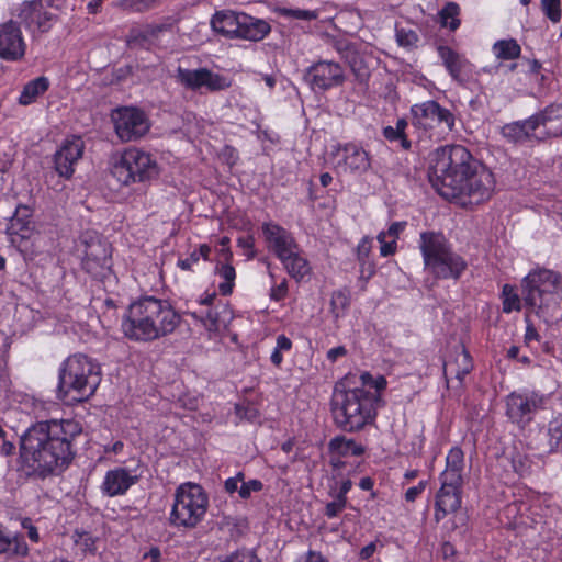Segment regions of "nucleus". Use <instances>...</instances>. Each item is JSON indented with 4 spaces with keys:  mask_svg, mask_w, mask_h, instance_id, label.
Listing matches in <instances>:
<instances>
[{
    "mask_svg": "<svg viewBox=\"0 0 562 562\" xmlns=\"http://www.w3.org/2000/svg\"><path fill=\"white\" fill-rule=\"evenodd\" d=\"M428 178L442 198L464 207L490 199L494 188L493 173L462 145L434 150Z\"/></svg>",
    "mask_w": 562,
    "mask_h": 562,
    "instance_id": "f257e3e1",
    "label": "nucleus"
},
{
    "mask_svg": "<svg viewBox=\"0 0 562 562\" xmlns=\"http://www.w3.org/2000/svg\"><path fill=\"white\" fill-rule=\"evenodd\" d=\"M81 430L74 419L37 423L20 438L21 457L40 476L61 472L74 459L72 441Z\"/></svg>",
    "mask_w": 562,
    "mask_h": 562,
    "instance_id": "f03ea898",
    "label": "nucleus"
},
{
    "mask_svg": "<svg viewBox=\"0 0 562 562\" xmlns=\"http://www.w3.org/2000/svg\"><path fill=\"white\" fill-rule=\"evenodd\" d=\"M180 322V315L168 301L146 295L128 305L121 327L127 339L149 342L173 333Z\"/></svg>",
    "mask_w": 562,
    "mask_h": 562,
    "instance_id": "7ed1b4c3",
    "label": "nucleus"
},
{
    "mask_svg": "<svg viewBox=\"0 0 562 562\" xmlns=\"http://www.w3.org/2000/svg\"><path fill=\"white\" fill-rule=\"evenodd\" d=\"M380 395L363 386L351 387L348 378L335 384L330 400V413L337 428L355 432L373 423Z\"/></svg>",
    "mask_w": 562,
    "mask_h": 562,
    "instance_id": "20e7f679",
    "label": "nucleus"
},
{
    "mask_svg": "<svg viewBox=\"0 0 562 562\" xmlns=\"http://www.w3.org/2000/svg\"><path fill=\"white\" fill-rule=\"evenodd\" d=\"M525 305L547 324L562 318V276L553 270L536 268L521 281Z\"/></svg>",
    "mask_w": 562,
    "mask_h": 562,
    "instance_id": "39448f33",
    "label": "nucleus"
},
{
    "mask_svg": "<svg viewBox=\"0 0 562 562\" xmlns=\"http://www.w3.org/2000/svg\"><path fill=\"white\" fill-rule=\"evenodd\" d=\"M57 397L66 404L89 400L101 382V368L85 355L68 357L59 369Z\"/></svg>",
    "mask_w": 562,
    "mask_h": 562,
    "instance_id": "423d86ee",
    "label": "nucleus"
},
{
    "mask_svg": "<svg viewBox=\"0 0 562 562\" xmlns=\"http://www.w3.org/2000/svg\"><path fill=\"white\" fill-rule=\"evenodd\" d=\"M419 248L425 269L436 279L458 280L467 269L465 260L452 249L441 233L423 232Z\"/></svg>",
    "mask_w": 562,
    "mask_h": 562,
    "instance_id": "0eeeda50",
    "label": "nucleus"
},
{
    "mask_svg": "<svg viewBox=\"0 0 562 562\" xmlns=\"http://www.w3.org/2000/svg\"><path fill=\"white\" fill-rule=\"evenodd\" d=\"M111 175L123 186L145 182L159 175V167L149 153L127 148L111 165Z\"/></svg>",
    "mask_w": 562,
    "mask_h": 562,
    "instance_id": "6e6552de",
    "label": "nucleus"
},
{
    "mask_svg": "<svg viewBox=\"0 0 562 562\" xmlns=\"http://www.w3.org/2000/svg\"><path fill=\"white\" fill-rule=\"evenodd\" d=\"M207 506V495L199 484H182L176 491L171 524L193 528L203 519Z\"/></svg>",
    "mask_w": 562,
    "mask_h": 562,
    "instance_id": "1a4fd4ad",
    "label": "nucleus"
},
{
    "mask_svg": "<svg viewBox=\"0 0 562 562\" xmlns=\"http://www.w3.org/2000/svg\"><path fill=\"white\" fill-rule=\"evenodd\" d=\"M114 130L121 142H135L150 127L146 114L136 108H120L113 111Z\"/></svg>",
    "mask_w": 562,
    "mask_h": 562,
    "instance_id": "9d476101",
    "label": "nucleus"
},
{
    "mask_svg": "<svg viewBox=\"0 0 562 562\" xmlns=\"http://www.w3.org/2000/svg\"><path fill=\"white\" fill-rule=\"evenodd\" d=\"M304 79L314 92H325L342 86L346 74L339 63L318 60L307 68Z\"/></svg>",
    "mask_w": 562,
    "mask_h": 562,
    "instance_id": "9b49d317",
    "label": "nucleus"
},
{
    "mask_svg": "<svg viewBox=\"0 0 562 562\" xmlns=\"http://www.w3.org/2000/svg\"><path fill=\"white\" fill-rule=\"evenodd\" d=\"M414 125L424 130L442 128L452 131L454 127L453 113L442 108L438 102L429 100L423 103L414 104L411 109Z\"/></svg>",
    "mask_w": 562,
    "mask_h": 562,
    "instance_id": "f8f14e48",
    "label": "nucleus"
},
{
    "mask_svg": "<svg viewBox=\"0 0 562 562\" xmlns=\"http://www.w3.org/2000/svg\"><path fill=\"white\" fill-rule=\"evenodd\" d=\"M175 78L181 86L193 91L206 88V90L215 92L226 90L232 86L231 79L207 68L191 70L179 66Z\"/></svg>",
    "mask_w": 562,
    "mask_h": 562,
    "instance_id": "ddd939ff",
    "label": "nucleus"
},
{
    "mask_svg": "<svg viewBox=\"0 0 562 562\" xmlns=\"http://www.w3.org/2000/svg\"><path fill=\"white\" fill-rule=\"evenodd\" d=\"M85 245L83 268L87 272L99 276L102 270L111 266V246L97 234H85L82 236Z\"/></svg>",
    "mask_w": 562,
    "mask_h": 562,
    "instance_id": "4468645a",
    "label": "nucleus"
},
{
    "mask_svg": "<svg viewBox=\"0 0 562 562\" xmlns=\"http://www.w3.org/2000/svg\"><path fill=\"white\" fill-rule=\"evenodd\" d=\"M543 404V397L531 393H512L506 398V415L520 427L527 425Z\"/></svg>",
    "mask_w": 562,
    "mask_h": 562,
    "instance_id": "2eb2a0df",
    "label": "nucleus"
},
{
    "mask_svg": "<svg viewBox=\"0 0 562 562\" xmlns=\"http://www.w3.org/2000/svg\"><path fill=\"white\" fill-rule=\"evenodd\" d=\"M336 154L341 156L336 168L345 173L363 175L371 167L369 153L356 143L338 145Z\"/></svg>",
    "mask_w": 562,
    "mask_h": 562,
    "instance_id": "dca6fc26",
    "label": "nucleus"
},
{
    "mask_svg": "<svg viewBox=\"0 0 562 562\" xmlns=\"http://www.w3.org/2000/svg\"><path fill=\"white\" fill-rule=\"evenodd\" d=\"M83 149L85 144L81 137L72 136L66 139L54 155L56 172L65 179H70L75 171L74 166L82 157Z\"/></svg>",
    "mask_w": 562,
    "mask_h": 562,
    "instance_id": "f3484780",
    "label": "nucleus"
},
{
    "mask_svg": "<svg viewBox=\"0 0 562 562\" xmlns=\"http://www.w3.org/2000/svg\"><path fill=\"white\" fill-rule=\"evenodd\" d=\"M26 45L16 22L9 21L0 25V58L8 61L20 60Z\"/></svg>",
    "mask_w": 562,
    "mask_h": 562,
    "instance_id": "a211bd4d",
    "label": "nucleus"
},
{
    "mask_svg": "<svg viewBox=\"0 0 562 562\" xmlns=\"http://www.w3.org/2000/svg\"><path fill=\"white\" fill-rule=\"evenodd\" d=\"M537 142L562 135V104H550L532 115Z\"/></svg>",
    "mask_w": 562,
    "mask_h": 562,
    "instance_id": "6ab92c4d",
    "label": "nucleus"
},
{
    "mask_svg": "<svg viewBox=\"0 0 562 562\" xmlns=\"http://www.w3.org/2000/svg\"><path fill=\"white\" fill-rule=\"evenodd\" d=\"M262 233L268 243V247L278 258H284V255L293 249H297L291 233L276 223H265Z\"/></svg>",
    "mask_w": 562,
    "mask_h": 562,
    "instance_id": "aec40b11",
    "label": "nucleus"
},
{
    "mask_svg": "<svg viewBox=\"0 0 562 562\" xmlns=\"http://www.w3.org/2000/svg\"><path fill=\"white\" fill-rule=\"evenodd\" d=\"M464 454L463 451L454 447L446 458V469L440 474L441 486L448 488L462 490L463 487Z\"/></svg>",
    "mask_w": 562,
    "mask_h": 562,
    "instance_id": "412c9836",
    "label": "nucleus"
},
{
    "mask_svg": "<svg viewBox=\"0 0 562 562\" xmlns=\"http://www.w3.org/2000/svg\"><path fill=\"white\" fill-rule=\"evenodd\" d=\"M138 482V476L131 474L124 468H116L106 472L101 484V491L109 497L124 495L131 486Z\"/></svg>",
    "mask_w": 562,
    "mask_h": 562,
    "instance_id": "4be33fe9",
    "label": "nucleus"
},
{
    "mask_svg": "<svg viewBox=\"0 0 562 562\" xmlns=\"http://www.w3.org/2000/svg\"><path fill=\"white\" fill-rule=\"evenodd\" d=\"M462 490L440 486L435 497L434 518L441 521L449 514H456L461 507Z\"/></svg>",
    "mask_w": 562,
    "mask_h": 562,
    "instance_id": "5701e85b",
    "label": "nucleus"
},
{
    "mask_svg": "<svg viewBox=\"0 0 562 562\" xmlns=\"http://www.w3.org/2000/svg\"><path fill=\"white\" fill-rule=\"evenodd\" d=\"M31 210L25 205H19L14 214L11 216L7 233L11 237L12 243H16L18 238L25 240L30 238L33 225L30 220Z\"/></svg>",
    "mask_w": 562,
    "mask_h": 562,
    "instance_id": "b1692460",
    "label": "nucleus"
},
{
    "mask_svg": "<svg viewBox=\"0 0 562 562\" xmlns=\"http://www.w3.org/2000/svg\"><path fill=\"white\" fill-rule=\"evenodd\" d=\"M237 38L259 42L263 40L271 31L270 24L262 20L241 13L238 25Z\"/></svg>",
    "mask_w": 562,
    "mask_h": 562,
    "instance_id": "393cba45",
    "label": "nucleus"
},
{
    "mask_svg": "<svg viewBox=\"0 0 562 562\" xmlns=\"http://www.w3.org/2000/svg\"><path fill=\"white\" fill-rule=\"evenodd\" d=\"M535 122L532 121V116L522 120L516 121L508 124H505L502 127V135L508 142L512 143H525L528 140H537Z\"/></svg>",
    "mask_w": 562,
    "mask_h": 562,
    "instance_id": "a878e982",
    "label": "nucleus"
},
{
    "mask_svg": "<svg viewBox=\"0 0 562 562\" xmlns=\"http://www.w3.org/2000/svg\"><path fill=\"white\" fill-rule=\"evenodd\" d=\"M241 12L221 11L216 12L211 24L215 32L221 33L229 38H237L238 25L240 23Z\"/></svg>",
    "mask_w": 562,
    "mask_h": 562,
    "instance_id": "bb28decb",
    "label": "nucleus"
},
{
    "mask_svg": "<svg viewBox=\"0 0 562 562\" xmlns=\"http://www.w3.org/2000/svg\"><path fill=\"white\" fill-rule=\"evenodd\" d=\"M438 54L450 76L458 82H462L461 72L467 66L465 58L448 46H439Z\"/></svg>",
    "mask_w": 562,
    "mask_h": 562,
    "instance_id": "cd10ccee",
    "label": "nucleus"
},
{
    "mask_svg": "<svg viewBox=\"0 0 562 562\" xmlns=\"http://www.w3.org/2000/svg\"><path fill=\"white\" fill-rule=\"evenodd\" d=\"M279 259L283 263L288 273L296 280H301L310 273V265L307 260L299 254L297 249L291 250L284 255V258Z\"/></svg>",
    "mask_w": 562,
    "mask_h": 562,
    "instance_id": "c85d7f7f",
    "label": "nucleus"
},
{
    "mask_svg": "<svg viewBox=\"0 0 562 562\" xmlns=\"http://www.w3.org/2000/svg\"><path fill=\"white\" fill-rule=\"evenodd\" d=\"M223 314H228L225 307L222 311L210 308L203 315H198V313L193 312L192 316L199 319L210 334H217L227 326V321Z\"/></svg>",
    "mask_w": 562,
    "mask_h": 562,
    "instance_id": "c756f323",
    "label": "nucleus"
},
{
    "mask_svg": "<svg viewBox=\"0 0 562 562\" xmlns=\"http://www.w3.org/2000/svg\"><path fill=\"white\" fill-rule=\"evenodd\" d=\"M49 87V81L46 77H37L27 82L19 97L21 105H29L33 103L40 95L44 94Z\"/></svg>",
    "mask_w": 562,
    "mask_h": 562,
    "instance_id": "7c9ffc66",
    "label": "nucleus"
},
{
    "mask_svg": "<svg viewBox=\"0 0 562 562\" xmlns=\"http://www.w3.org/2000/svg\"><path fill=\"white\" fill-rule=\"evenodd\" d=\"M493 52L496 58L510 60L520 56L521 48L516 40H501L493 45Z\"/></svg>",
    "mask_w": 562,
    "mask_h": 562,
    "instance_id": "2f4dec72",
    "label": "nucleus"
},
{
    "mask_svg": "<svg viewBox=\"0 0 562 562\" xmlns=\"http://www.w3.org/2000/svg\"><path fill=\"white\" fill-rule=\"evenodd\" d=\"M215 271L224 280V282L218 284L221 294H231L234 286V280L236 278L235 268L229 263H220L216 266Z\"/></svg>",
    "mask_w": 562,
    "mask_h": 562,
    "instance_id": "473e14b6",
    "label": "nucleus"
},
{
    "mask_svg": "<svg viewBox=\"0 0 562 562\" xmlns=\"http://www.w3.org/2000/svg\"><path fill=\"white\" fill-rule=\"evenodd\" d=\"M459 11L460 9L457 3H447L439 13L441 24L449 27L451 31L457 30L460 25V20L458 19Z\"/></svg>",
    "mask_w": 562,
    "mask_h": 562,
    "instance_id": "72a5a7b5",
    "label": "nucleus"
},
{
    "mask_svg": "<svg viewBox=\"0 0 562 562\" xmlns=\"http://www.w3.org/2000/svg\"><path fill=\"white\" fill-rule=\"evenodd\" d=\"M346 63L349 65L358 82L366 83L368 81L370 77V70L358 52L348 58Z\"/></svg>",
    "mask_w": 562,
    "mask_h": 562,
    "instance_id": "f704fd0d",
    "label": "nucleus"
},
{
    "mask_svg": "<svg viewBox=\"0 0 562 562\" xmlns=\"http://www.w3.org/2000/svg\"><path fill=\"white\" fill-rule=\"evenodd\" d=\"M350 304V293L348 290H338L331 294L330 310L335 317L345 314Z\"/></svg>",
    "mask_w": 562,
    "mask_h": 562,
    "instance_id": "c9c22d12",
    "label": "nucleus"
},
{
    "mask_svg": "<svg viewBox=\"0 0 562 562\" xmlns=\"http://www.w3.org/2000/svg\"><path fill=\"white\" fill-rule=\"evenodd\" d=\"M126 44L130 48H146L148 49L153 45V40L144 30H131L126 36Z\"/></svg>",
    "mask_w": 562,
    "mask_h": 562,
    "instance_id": "e433bc0d",
    "label": "nucleus"
},
{
    "mask_svg": "<svg viewBox=\"0 0 562 562\" xmlns=\"http://www.w3.org/2000/svg\"><path fill=\"white\" fill-rule=\"evenodd\" d=\"M158 0H119L116 7L125 12H145L157 4Z\"/></svg>",
    "mask_w": 562,
    "mask_h": 562,
    "instance_id": "4c0bfd02",
    "label": "nucleus"
},
{
    "mask_svg": "<svg viewBox=\"0 0 562 562\" xmlns=\"http://www.w3.org/2000/svg\"><path fill=\"white\" fill-rule=\"evenodd\" d=\"M521 310V299L514 291V288L505 284L503 286V312L510 313L513 311L519 312Z\"/></svg>",
    "mask_w": 562,
    "mask_h": 562,
    "instance_id": "58836bf2",
    "label": "nucleus"
},
{
    "mask_svg": "<svg viewBox=\"0 0 562 562\" xmlns=\"http://www.w3.org/2000/svg\"><path fill=\"white\" fill-rule=\"evenodd\" d=\"M443 374L448 383L454 379L458 382V386H461L465 375L469 374V372H462L456 362L449 358L443 362Z\"/></svg>",
    "mask_w": 562,
    "mask_h": 562,
    "instance_id": "ea45409f",
    "label": "nucleus"
},
{
    "mask_svg": "<svg viewBox=\"0 0 562 562\" xmlns=\"http://www.w3.org/2000/svg\"><path fill=\"white\" fill-rule=\"evenodd\" d=\"M462 372H471L473 364L470 353L465 350L463 346H458L454 349L453 358H450Z\"/></svg>",
    "mask_w": 562,
    "mask_h": 562,
    "instance_id": "a19ab883",
    "label": "nucleus"
},
{
    "mask_svg": "<svg viewBox=\"0 0 562 562\" xmlns=\"http://www.w3.org/2000/svg\"><path fill=\"white\" fill-rule=\"evenodd\" d=\"M541 9L544 15L553 23L561 20V2L560 0H541Z\"/></svg>",
    "mask_w": 562,
    "mask_h": 562,
    "instance_id": "79ce46f5",
    "label": "nucleus"
},
{
    "mask_svg": "<svg viewBox=\"0 0 562 562\" xmlns=\"http://www.w3.org/2000/svg\"><path fill=\"white\" fill-rule=\"evenodd\" d=\"M218 562H261L251 550H238Z\"/></svg>",
    "mask_w": 562,
    "mask_h": 562,
    "instance_id": "37998d69",
    "label": "nucleus"
},
{
    "mask_svg": "<svg viewBox=\"0 0 562 562\" xmlns=\"http://www.w3.org/2000/svg\"><path fill=\"white\" fill-rule=\"evenodd\" d=\"M396 41L401 46L413 47L418 42V35L413 30L396 29Z\"/></svg>",
    "mask_w": 562,
    "mask_h": 562,
    "instance_id": "c03bdc74",
    "label": "nucleus"
},
{
    "mask_svg": "<svg viewBox=\"0 0 562 562\" xmlns=\"http://www.w3.org/2000/svg\"><path fill=\"white\" fill-rule=\"evenodd\" d=\"M350 445H353V440L339 436L330 440L329 448L339 456H349Z\"/></svg>",
    "mask_w": 562,
    "mask_h": 562,
    "instance_id": "a18cd8bd",
    "label": "nucleus"
},
{
    "mask_svg": "<svg viewBox=\"0 0 562 562\" xmlns=\"http://www.w3.org/2000/svg\"><path fill=\"white\" fill-rule=\"evenodd\" d=\"M262 488L263 484L260 480H249L247 482H243V484L239 486L238 495L243 499H248L254 492H260Z\"/></svg>",
    "mask_w": 562,
    "mask_h": 562,
    "instance_id": "49530a36",
    "label": "nucleus"
},
{
    "mask_svg": "<svg viewBox=\"0 0 562 562\" xmlns=\"http://www.w3.org/2000/svg\"><path fill=\"white\" fill-rule=\"evenodd\" d=\"M9 548L3 553L25 557L29 552L27 544L19 537L9 538Z\"/></svg>",
    "mask_w": 562,
    "mask_h": 562,
    "instance_id": "de8ad7c7",
    "label": "nucleus"
},
{
    "mask_svg": "<svg viewBox=\"0 0 562 562\" xmlns=\"http://www.w3.org/2000/svg\"><path fill=\"white\" fill-rule=\"evenodd\" d=\"M333 47L345 60L350 58L357 52L355 45L345 40L335 41L333 43Z\"/></svg>",
    "mask_w": 562,
    "mask_h": 562,
    "instance_id": "09e8293b",
    "label": "nucleus"
},
{
    "mask_svg": "<svg viewBox=\"0 0 562 562\" xmlns=\"http://www.w3.org/2000/svg\"><path fill=\"white\" fill-rule=\"evenodd\" d=\"M383 135L390 142L400 140L401 142V146L404 149H409L411 148V142L408 140L407 135L406 134L396 133V131H395V128L393 126L384 127L383 128Z\"/></svg>",
    "mask_w": 562,
    "mask_h": 562,
    "instance_id": "8fccbe9b",
    "label": "nucleus"
},
{
    "mask_svg": "<svg viewBox=\"0 0 562 562\" xmlns=\"http://www.w3.org/2000/svg\"><path fill=\"white\" fill-rule=\"evenodd\" d=\"M284 14L296 20L305 21H311L318 18V12L315 10L288 9L284 11Z\"/></svg>",
    "mask_w": 562,
    "mask_h": 562,
    "instance_id": "3c124183",
    "label": "nucleus"
},
{
    "mask_svg": "<svg viewBox=\"0 0 562 562\" xmlns=\"http://www.w3.org/2000/svg\"><path fill=\"white\" fill-rule=\"evenodd\" d=\"M376 238H378L379 243L381 244V247H380L381 256L387 257V256H391V255L395 254V251H396V240L392 239V240L387 241L386 240V233H384V232H381L378 235Z\"/></svg>",
    "mask_w": 562,
    "mask_h": 562,
    "instance_id": "603ef678",
    "label": "nucleus"
},
{
    "mask_svg": "<svg viewBox=\"0 0 562 562\" xmlns=\"http://www.w3.org/2000/svg\"><path fill=\"white\" fill-rule=\"evenodd\" d=\"M347 504V499H342L341 497H335V499L330 503H328L325 507V515L328 518L336 517L345 507Z\"/></svg>",
    "mask_w": 562,
    "mask_h": 562,
    "instance_id": "864d4df0",
    "label": "nucleus"
},
{
    "mask_svg": "<svg viewBox=\"0 0 562 562\" xmlns=\"http://www.w3.org/2000/svg\"><path fill=\"white\" fill-rule=\"evenodd\" d=\"M372 247V239L363 237L357 247V257L361 263H364L369 257Z\"/></svg>",
    "mask_w": 562,
    "mask_h": 562,
    "instance_id": "5fc2aeb1",
    "label": "nucleus"
},
{
    "mask_svg": "<svg viewBox=\"0 0 562 562\" xmlns=\"http://www.w3.org/2000/svg\"><path fill=\"white\" fill-rule=\"evenodd\" d=\"M171 24L168 23H160V24H148L145 26V30L147 31V34L153 40V44L158 38L159 34L168 31L170 29Z\"/></svg>",
    "mask_w": 562,
    "mask_h": 562,
    "instance_id": "6e6d98bb",
    "label": "nucleus"
},
{
    "mask_svg": "<svg viewBox=\"0 0 562 562\" xmlns=\"http://www.w3.org/2000/svg\"><path fill=\"white\" fill-rule=\"evenodd\" d=\"M235 411L240 419L255 420L258 415L257 409L251 406L236 405Z\"/></svg>",
    "mask_w": 562,
    "mask_h": 562,
    "instance_id": "4d7b16f0",
    "label": "nucleus"
},
{
    "mask_svg": "<svg viewBox=\"0 0 562 562\" xmlns=\"http://www.w3.org/2000/svg\"><path fill=\"white\" fill-rule=\"evenodd\" d=\"M22 527H23V529H25L26 536L29 537V539L31 541H33V542L40 541V535H38L37 528L32 524V520L30 518H25L22 521Z\"/></svg>",
    "mask_w": 562,
    "mask_h": 562,
    "instance_id": "13d9d810",
    "label": "nucleus"
},
{
    "mask_svg": "<svg viewBox=\"0 0 562 562\" xmlns=\"http://www.w3.org/2000/svg\"><path fill=\"white\" fill-rule=\"evenodd\" d=\"M288 293V283L283 280L279 285L273 286L270 291V299L273 301H281Z\"/></svg>",
    "mask_w": 562,
    "mask_h": 562,
    "instance_id": "bf43d9fd",
    "label": "nucleus"
},
{
    "mask_svg": "<svg viewBox=\"0 0 562 562\" xmlns=\"http://www.w3.org/2000/svg\"><path fill=\"white\" fill-rule=\"evenodd\" d=\"M425 487V481H420L416 486L409 487L405 493V499L407 502H415L416 498L424 492Z\"/></svg>",
    "mask_w": 562,
    "mask_h": 562,
    "instance_id": "052dcab7",
    "label": "nucleus"
},
{
    "mask_svg": "<svg viewBox=\"0 0 562 562\" xmlns=\"http://www.w3.org/2000/svg\"><path fill=\"white\" fill-rule=\"evenodd\" d=\"M549 434L551 441H554V443L558 446L562 441V419L560 422L550 424Z\"/></svg>",
    "mask_w": 562,
    "mask_h": 562,
    "instance_id": "680f3d73",
    "label": "nucleus"
},
{
    "mask_svg": "<svg viewBox=\"0 0 562 562\" xmlns=\"http://www.w3.org/2000/svg\"><path fill=\"white\" fill-rule=\"evenodd\" d=\"M199 260L198 251L193 250L188 258L178 260V267L182 270H192V266Z\"/></svg>",
    "mask_w": 562,
    "mask_h": 562,
    "instance_id": "e2e57ef3",
    "label": "nucleus"
},
{
    "mask_svg": "<svg viewBox=\"0 0 562 562\" xmlns=\"http://www.w3.org/2000/svg\"><path fill=\"white\" fill-rule=\"evenodd\" d=\"M405 227H406V222L392 223L390 225L389 229L385 232L386 237H391L393 240H396Z\"/></svg>",
    "mask_w": 562,
    "mask_h": 562,
    "instance_id": "0e129e2a",
    "label": "nucleus"
},
{
    "mask_svg": "<svg viewBox=\"0 0 562 562\" xmlns=\"http://www.w3.org/2000/svg\"><path fill=\"white\" fill-rule=\"evenodd\" d=\"M347 353V350L342 346H338L335 348H331L327 352V359L331 362H335L339 357H342Z\"/></svg>",
    "mask_w": 562,
    "mask_h": 562,
    "instance_id": "69168bd1",
    "label": "nucleus"
},
{
    "mask_svg": "<svg viewBox=\"0 0 562 562\" xmlns=\"http://www.w3.org/2000/svg\"><path fill=\"white\" fill-rule=\"evenodd\" d=\"M160 550L158 548H151L143 555V562H160Z\"/></svg>",
    "mask_w": 562,
    "mask_h": 562,
    "instance_id": "338daca9",
    "label": "nucleus"
},
{
    "mask_svg": "<svg viewBox=\"0 0 562 562\" xmlns=\"http://www.w3.org/2000/svg\"><path fill=\"white\" fill-rule=\"evenodd\" d=\"M299 562H328L321 553L310 551L302 560Z\"/></svg>",
    "mask_w": 562,
    "mask_h": 562,
    "instance_id": "774afa93",
    "label": "nucleus"
}]
</instances>
